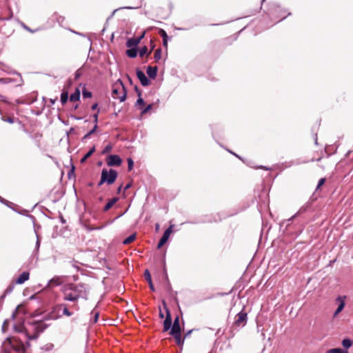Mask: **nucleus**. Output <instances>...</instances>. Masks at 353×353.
Segmentation results:
<instances>
[{
  "label": "nucleus",
  "mask_w": 353,
  "mask_h": 353,
  "mask_svg": "<svg viewBox=\"0 0 353 353\" xmlns=\"http://www.w3.org/2000/svg\"><path fill=\"white\" fill-rule=\"evenodd\" d=\"M90 290V286L85 283H70L63 290V299L73 303H76L79 299L87 300ZM70 307L76 311L79 310V306L77 303H74Z\"/></svg>",
  "instance_id": "nucleus-1"
},
{
  "label": "nucleus",
  "mask_w": 353,
  "mask_h": 353,
  "mask_svg": "<svg viewBox=\"0 0 353 353\" xmlns=\"http://www.w3.org/2000/svg\"><path fill=\"white\" fill-rule=\"evenodd\" d=\"M28 326L24 323L21 324H14L13 325V328L16 332L21 333L24 339L26 340V343L28 345H29L28 341L37 339L39 335V334L46 328V326L42 322H32L28 323Z\"/></svg>",
  "instance_id": "nucleus-2"
},
{
  "label": "nucleus",
  "mask_w": 353,
  "mask_h": 353,
  "mask_svg": "<svg viewBox=\"0 0 353 353\" xmlns=\"http://www.w3.org/2000/svg\"><path fill=\"white\" fill-rule=\"evenodd\" d=\"M3 346L2 353H26L24 342L17 336L7 338Z\"/></svg>",
  "instance_id": "nucleus-3"
},
{
  "label": "nucleus",
  "mask_w": 353,
  "mask_h": 353,
  "mask_svg": "<svg viewBox=\"0 0 353 353\" xmlns=\"http://www.w3.org/2000/svg\"><path fill=\"white\" fill-rule=\"evenodd\" d=\"M118 176V173L115 170L103 169L101 174V179L98 183V186H101L103 183H106L108 185H112L114 183Z\"/></svg>",
  "instance_id": "nucleus-4"
},
{
  "label": "nucleus",
  "mask_w": 353,
  "mask_h": 353,
  "mask_svg": "<svg viewBox=\"0 0 353 353\" xmlns=\"http://www.w3.org/2000/svg\"><path fill=\"white\" fill-rule=\"evenodd\" d=\"M127 90L121 79H118L112 87V97L119 99L120 102L126 99Z\"/></svg>",
  "instance_id": "nucleus-5"
},
{
  "label": "nucleus",
  "mask_w": 353,
  "mask_h": 353,
  "mask_svg": "<svg viewBox=\"0 0 353 353\" xmlns=\"http://www.w3.org/2000/svg\"><path fill=\"white\" fill-rule=\"evenodd\" d=\"M72 314L73 313L69 310L66 304L61 303L57 305L54 307L53 311L49 314V319L56 320L61 317L62 315L71 316Z\"/></svg>",
  "instance_id": "nucleus-6"
},
{
  "label": "nucleus",
  "mask_w": 353,
  "mask_h": 353,
  "mask_svg": "<svg viewBox=\"0 0 353 353\" xmlns=\"http://www.w3.org/2000/svg\"><path fill=\"white\" fill-rule=\"evenodd\" d=\"M285 13H286L285 10L282 9L279 6H275L273 10L271 12V16L274 20L278 19L275 22V23H276L277 22H279V21L283 20L288 16L291 14L290 12H288L286 14H285Z\"/></svg>",
  "instance_id": "nucleus-7"
},
{
  "label": "nucleus",
  "mask_w": 353,
  "mask_h": 353,
  "mask_svg": "<svg viewBox=\"0 0 353 353\" xmlns=\"http://www.w3.org/2000/svg\"><path fill=\"white\" fill-rule=\"evenodd\" d=\"M311 208V203L307 202L305 203L303 206L300 208V209L297 211L296 214H294L292 216H291L290 219L286 220L287 222V227H288L290 224V222L294 220V218L301 216L304 213L308 212Z\"/></svg>",
  "instance_id": "nucleus-8"
},
{
  "label": "nucleus",
  "mask_w": 353,
  "mask_h": 353,
  "mask_svg": "<svg viewBox=\"0 0 353 353\" xmlns=\"http://www.w3.org/2000/svg\"><path fill=\"white\" fill-rule=\"evenodd\" d=\"M245 306L241 311H240L236 316L234 321L235 325L238 327H243L248 321V314L244 311Z\"/></svg>",
  "instance_id": "nucleus-9"
},
{
  "label": "nucleus",
  "mask_w": 353,
  "mask_h": 353,
  "mask_svg": "<svg viewBox=\"0 0 353 353\" xmlns=\"http://www.w3.org/2000/svg\"><path fill=\"white\" fill-rule=\"evenodd\" d=\"M165 312H166V316L165 319L163 322V331L166 332L169 330L171 328L172 326V317L170 314V312L167 307L166 303L165 301H163Z\"/></svg>",
  "instance_id": "nucleus-10"
},
{
  "label": "nucleus",
  "mask_w": 353,
  "mask_h": 353,
  "mask_svg": "<svg viewBox=\"0 0 353 353\" xmlns=\"http://www.w3.org/2000/svg\"><path fill=\"white\" fill-rule=\"evenodd\" d=\"M107 164L108 166H119L122 163V160L117 154H110L107 157Z\"/></svg>",
  "instance_id": "nucleus-11"
},
{
  "label": "nucleus",
  "mask_w": 353,
  "mask_h": 353,
  "mask_svg": "<svg viewBox=\"0 0 353 353\" xmlns=\"http://www.w3.org/2000/svg\"><path fill=\"white\" fill-rule=\"evenodd\" d=\"M172 226H170L168 229H166L159 240L157 248H161L168 240V238L172 232Z\"/></svg>",
  "instance_id": "nucleus-12"
},
{
  "label": "nucleus",
  "mask_w": 353,
  "mask_h": 353,
  "mask_svg": "<svg viewBox=\"0 0 353 353\" xmlns=\"http://www.w3.org/2000/svg\"><path fill=\"white\" fill-rule=\"evenodd\" d=\"M136 73L137 78L139 79L143 86H147L150 84V80L148 79V77L145 76V73L142 70L137 69Z\"/></svg>",
  "instance_id": "nucleus-13"
},
{
  "label": "nucleus",
  "mask_w": 353,
  "mask_h": 353,
  "mask_svg": "<svg viewBox=\"0 0 353 353\" xmlns=\"http://www.w3.org/2000/svg\"><path fill=\"white\" fill-rule=\"evenodd\" d=\"M346 296H339L336 299V301L339 303V305L334 312V316H336L344 308L345 303Z\"/></svg>",
  "instance_id": "nucleus-14"
},
{
  "label": "nucleus",
  "mask_w": 353,
  "mask_h": 353,
  "mask_svg": "<svg viewBox=\"0 0 353 353\" xmlns=\"http://www.w3.org/2000/svg\"><path fill=\"white\" fill-rule=\"evenodd\" d=\"M171 330L170 332V334H173L174 333L181 332V326L179 322V317L176 316L174 320V323L171 326Z\"/></svg>",
  "instance_id": "nucleus-15"
},
{
  "label": "nucleus",
  "mask_w": 353,
  "mask_h": 353,
  "mask_svg": "<svg viewBox=\"0 0 353 353\" xmlns=\"http://www.w3.org/2000/svg\"><path fill=\"white\" fill-rule=\"evenodd\" d=\"M135 90L137 92V94L139 97V98L137 100L135 105L139 110H142V108L144 105L145 102H144V100L141 97V92L138 89L137 86H135Z\"/></svg>",
  "instance_id": "nucleus-16"
},
{
  "label": "nucleus",
  "mask_w": 353,
  "mask_h": 353,
  "mask_svg": "<svg viewBox=\"0 0 353 353\" xmlns=\"http://www.w3.org/2000/svg\"><path fill=\"white\" fill-rule=\"evenodd\" d=\"M157 71H158L157 66H154V67L148 66L147 67V70H146L147 74L149 76V77H150L152 79H154L157 77Z\"/></svg>",
  "instance_id": "nucleus-17"
},
{
  "label": "nucleus",
  "mask_w": 353,
  "mask_h": 353,
  "mask_svg": "<svg viewBox=\"0 0 353 353\" xmlns=\"http://www.w3.org/2000/svg\"><path fill=\"white\" fill-rule=\"evenodd\" d=\"M140 43V38H130L127 40L126 46L128 48H137Z\"/></svg>",
  "instance_id": "nucleus-18"
},
{
  "label": "nucleus",
  "mask_w": 353,
  "mask_h": 353,
  "mask_svg": "<svg viewBox=\"0 0 353 353\" xmlns=\"http://www.w3.org/2000/svg\"><path fill=\"white\" fill-rule=\"evenodd\" d=\"M30 274L28 272H23L20 276L17 279L16 283L17 284H23L25 281L29 279Z\"/></svg>",
  "instance_id": "nucleus-19"
},
{
  "label": "nucleus",
  "mask_w": 353,
  "mask_h": 353,
  "mask_svg": "<svg viewBox=\"0 0 353 353\" xmlns=\"http://www.w3.org/2000/svg\"><path fill=\"white\" fill-rule=\"evenodd\" d=\"M144 276H145V280L148 281V283L149 284L150 289L152 291H155V288H154V285L152 281L151 275H150V271L148 270H145Z\"/></svg>",
  "instance_id": "nucleus-20"
},
{
  "label": "nucleus",
  "mask_w": 353,
  "mask_h": 353,
  "mask_svg": "<svg viewBox=\"0 0 353 353\" xmlns=\"http://www.w3.org/2000/svg\"><path fill=\"white\" fill-rule=\"evenodd\" d=\"M171 335L174 338L176 343L178 345H183L185 338L181 337V332L174 333L173 334Z\"/></svg>",
  "instance_id": "nucleus-21"
},
{
  "label": "nucleus",
  "mask_w": 353,
  "mask_h": 353,
  "mask_svg": "<svg viewBox=\"0 0 353 353\" xmlns=\"http://www.w3.org/2000/svg\"><path fill=\"white\" fill-rule=\"evenodd\" d=\"M118 200L119 198L117 197H114L110 199L104 206L103 211L107 212L108 210H109Z\"/></svg>",
  "instance_id": "nucleus-22"
},
{
  "label": "nucleus",
  "mask_w": 353,
  "mask_h": 353,
  "mask_svg": "<svg viewBox=\"0 0 353 353\" xmlns=\"http://www.w3.org/2000/svg\"><path fill=\"white\" fill-rule=\"evenodd\" d=\"M81 97V92L79 88H77L74 92L70 94V101H79Z\"/></svg>",
  "instance_id": "nucleus-23"
},
{
  "label": "nucleus",
  "mask_w": 353,
  "mask_h": 353,
  "mask_svg": "<svg viewBox=\"0 0 353 353\" xmlns=\"http://www.w3.org/2000/svg\"><path fill=\"white\" fill-rule=\"evenodd\" d=\"M130 49H128L126 50L125 54L128 57L130 58H135L137 56V48H130Z\"/></svg>",
  "instance_id": "nucleus-24"
},
{
  "label": "nucleus",
  "mask_w": 353,
  "mask_h": 353,
  "mask_svg": "<svg viewBox=\"0 0 353 353\" xmlns=\"http://www.w3.org/2000/svg\"><path fill=\"white\" fill-rule=\"evenodd\" d=\"M141 1H140V2H139V3H137V6H125V7H123V8H119L115 9V10L112 12V14H111L110 17H112L114 15V14L116 13V12H117V11H118L119 10H120V9H128V10H131V9H137V8H139V7H141Z\"/></svg>",
  "instance_id": "nucleus-25"
},
{
  "label": "nucleus",
  "mask_w": 353,
  "mask_h": 353,
  "mask_svg": "<svg viewBox=\"0 0 353 353\" xmlns=\"http://www.w3.org/2000/svg\"><path fill=\"white\" fill-rule=\"evenodd\" d=\"M97 128L98 125H94L93 128L83 136V137L82 138V141L88 139L90 137V136L96 132Z\"/></svg>",
  "instance_id": "nucleus-26"
},
{
  "label": "nucleus",
  "mask_w": 353,
  "mask_h": 353,
  "mask_svg": "<svg viewBox=\"0 0 353 353\" xmlns=\"http://www.w3.org/2000/svg\"><path fill=\"white\" fill-rule=\"evenodd\" d=\"M95 151V147L93 146L90 150L85 154V156L81 159V162L83 163L89 158Z\"/></svg>",
  "instance_id": "nucleus-27"
},
{
  "label": "nucleus",
  "mask_w": 353,
  "mask_h": 353,
  "mask_svg": "<svg viewBox=\"0 0 353 353\" xmlns=\"http://www.w3.org/2000/svg\"><path fill=\"white\" fill-rule=\"evenodd\" d=\"M353 344V341L350 339H344L342 341V345L345 348L350 347Z\"/></svg>",
  "instance_id": "nucleus-28"
},
{
  "label": "nucleus",
  "mask_w": 353,
  "mask_h": 353,
  "mask_svg": "<svg viewBox=\"0 0 353 353\" xmlns=\"http://www.w3.org/2000/svg\"><path fill=\"white\" fill-rule=\"evenodd\" d=\"M161 49L160 48H157L154 54V59L156 62L159 61L161 58Z\"/></svg>",
  "instance_id": "nucleus-29"
},
{
  "label": "nucleus",
  "mask_w": 353,
  "mask_h": 353,
  "mask_svg": "<svg viewBox=\"0 0 353 353\" xmlns=\"http://www.w3.org/2000/svg\"><path fill=\"white\" fill-rule=\"evenodd\" d=\"M68 100V93L66 91L62 92L61 94V102L63 105L65 104Z\"/></svg>",
  "instance_id": "nucleus-30"
},
{
  "label": "nucleus",
  "mask_w": 353,
  "mask_h": 353,
  "mask_svg": "<svg viewBox=\"0 0 353 353\" xmlns=\"http://www.w3.org/2000/svg\"><path fill=\"white\" fill-rule=\"evenodd\" d=\"M136 238V234H132L128 237H127L124 241H123V243L125 245L129 244L134 241Z\"/></svg>",
  "instance_id": "nucleus-31"
},
{
  "label": "nucleus",
  "mask_w": 353,
  "mask_h": 353,
  "mask_svg": "<svg viewBox=\"0 0 353 353\" xmlns=\"http://www.w3.org/2000/svg\"><path fill=\"white\" fill-rule=\"evenodd\" d=\"M327 353H348V352L341 348H332L329 350Z\"/></svg>",
  "instance_id": "nucleus-32"
},
{
  "label": "nucleus",
  "mask_w": 353,
  "mask_h": 353,
  "mask_svg": "<svg viewBox=\"0 0 353 353\" xmlns=\"http://www.w3.org/2000/svg\"><path fill=\"white\" fill-rule=\"evenodd\" d=\"M1 120L9 123H13L15 121V119L13 117H6L4 115L1 116Z\"/></svg>",
  "instance_id": "nucleus-33"
},
{
  "label": "nucleus",
  "mask_w": 353,
  "mask_h": 353,
  "mask_svg": "<svg viewBox=\"0 0 353 353\" xmlns=\"http://www.w3.org/2000/svg\"><path fill=\"white\" fill-rule=\"evenodd\" d=\"M148 47L147 46H143L142 47L139 51V54L141 57H143L145 54H148Z\"/></svg>",
  "instance_id": "nucleus-34"
},
{
  "label": "nucleus",
  "mask_w": 353,
  "mask_h": 353,
  "mask_svg": "<svg viewBox=\"0 0 353 353\" xmlns=\"http://www.w3.org/2000/svg\"><path fill=\"white\" fill-rule=\"evenodd\" d=\"M127 161H128V171H131L134 166V161H133L132 159H131V158H128Z\"/></svg>",
  "instance_id": "nucleus-35"
},
{
  "label": "nucleus",
  "mask_w": 353,
  "mask_h": 353,
  "mask_svg": "<svg viewBox=\"0 0 353 353\" xmlns=\"http://www.w3.org/2000/svg\"><path fill=\"white\" fill-rule=\"evenodd\" d=\"M152 108V104H149L145 108H142V110H141V114L143 115L145 114H146L148 111H150L151 109Z\"/></svg>",
  "instance_id": "nucleus-36"
},
{
  "label": "nucleus",
  "mask_w": 353,
  "mask_h": 353,
  "mask_svg": "<svg viewBox=\"0 0 353 353\" xmlns=\"http://www.w3.org/2000/svg\"><path fill=\"white\" fill-rule=\"evenodd\" d=\"M82 95L83 98H90L92 97V92L83 89L82 91Z\"/></svg>",
  "instance_id": "nucleus-37"
},
{
  "label": "nucleus",
  "mask_w": 353,
  "mask_h": 353,
  "mask_svg": "<svg viewBox=\"0 0 353 353\" xmlns=\"http://www.w3.org/2000/svg\"><path fill=\"white\" fill-rule=\"evenodd\" d=\"M54 345L52 343H48L45 345L43 347H41V350H43L45 351H50L53 349Z\"/></svg>",
  "instance_id": "nucleus-38"
},
{
  "label": "nucleus",
  "mask_w": 353,
  "mask_h": 353,
  "mask_svg": "<svg viewBox=\"0 0 353 353\" xmlns=\"http://www.w3.org/2000/svg\"><path fill=\"white\" fill-rule=\"evenodd\" d=\"M112 149V145L111 144L107 145L102 151V154H105L110 152Z\"/></svg>",
  "instance_id": "nucleus-39"
},
{
  "label": "nucleus",
  "mask_w": 353,
  "mask_h": 353,
  "mask_svg": "<svg viewBox=\"0 0 353 353\" xmlns=\"http://www.w3.org/2000/svg\"><path fill=\"white\" fill-rule=\"evenodd\" d=\"M91 314H92V315H93V320H92V322H93V323H96V322L98 321V319H99V312L92 311Z\"/></svg>",
  "instance_id": "nucleus-40"
},
{
  "label": "nucleus",
  "mask_w": 353,
  "mask_h": 353,
  "mask_svg": "<svg viewBox=\"0 0 353 353\" xmlns=\"http://www.w3.org/2000/svg\"><path fill=\"white\" fill-rule=\"evenodd\" d=\"M159 33L161 35V37L163 38V39H168V34L163 29H160Z\"/></svg>",
  "instance_id": "nucleus-41"
},
{
  "label": "nucleus",
  "mask_w": 353,
  "mask_h": 353,
  "mask_svg": "<svg viewBox=\"0 0 353 353\" xmlns=\"http://www.w3.org/2000/svg\"><path fill=\"white\" fill-rule=\"evenodd\" d=\"M12 81V79L9 78H0V83L7 84Z\"/></svg>",
  "instance_id": "nucleus-42"
},
{
  "label": "nucleus",
  "mask_w": 353,
  "mask_h": 353,
  "mask_svg": "<svg viewBox=\"0 0 353 353\" xmlns=\"http://www.w3.org/2000/svg\"><path fill=\"white\" fill-rule=\"evenodd\" d=\"M6 19L3 17H0V33H2L3 34H6L8 32H5L2 29V22L4 21Z\"/></svg>",
  "instance_id": "nucleus-43"
},
{
  "label": "nucleus",
  "mask_w": 353,
  "mask_h": 353,
  "mask_svg": "<svg viewBox=\"0 0 353 353\" xmlns=\"http://www.w3.org/2000/svg\"><path fill=\"white\" fill-rule=\"evenodd\" d=\"M14 289V285H10L4 291L6 294H8L12 292Z\"/></svg>",
  "instance_id": "nucleus-44"
},
{
  "label": "nucleus",
  "mask_w": 353,
  "mask_h": 353,
  "mask_svg": "<svg viewBox=\"0 0 353 353\" xmlns=\"http://www.w3.org/2000/svg\"><path fill=\"white\" fill-rule=\"evenodd\" d=\"M99 110H98V112L95 114H94L92 115V118L94 119V125H97V123H98V117H99Z\"/></svg>",
  "instance_id": "nucleus-45"
},
{
  "label": "nucleus",
  "mask_w": 353,
  "mask_h": 353,
  "mask_svg": "<svg viewBox=\"0 0 353 353\" xmlns=\"http://www.w3.org/2000/svg\"><path fill=\"white\" fill-rule=\"evenodd\" d=\"M325 179L324 178H321V179H319L317 186H316V190L318 189H319L321 188V186H322L323 185V183H325Z\"/></svg>",
  "instance_id": "nucleus-46"
},
{
  "label": "nucleus",
  "mask_w": 353,
  "mask_h": 353,
  "mask_svg": "<svg viewBox=\"0 0 353 353\" xmlns=\"http://www.w3.org/2000/svg\"><path fill=\"white\" fill-rule=\"evenodd\" d=\"M40 247V239L39 238V236L37 234V241L35 245V250L37 252Z\"/></svg>",
  "instance_id": "nucleus-47"
},
{
  "label": "nucleus",
  "mask_w": 353,
  "mask_h": 353,
  "mask_svg": "<svg viewBox=\"0 0 353 353\" xmlns=\"http://www.w3.org/2000/svg\"><path fill=\"white\" fill-rule=\"evenodd\" d=\"M0 202H1V203H3V204H6V205H8V203H9V201H7V200L4 199H3V198H2L1 196H0Z\"/></svg>",
  "instance_id": "nucleus-48"
},
{
  "label": "nucleus",
  "mask_w": 353,
  "mask_h": 353,
  "mask_svg": "<svg viewBox=\"0 0 353 353\" xmlns=\"http://www.w3.org/2000/svg\"><path fill=\"white\" fill-rule=\"evenodd\" d=\"M8 323H9V322H8L7 320H6V321L3 322V325H2V330H3V332H5L6 329V325H7V324H8Z\"/></svg>",
  "instance_id": "nucleus-49"
},
{
  "label": "nucleus",
  "mask_w": 353,
  "mask_h": 353,
  "mask_svg": "<svg viewBox=\"0 0 353 353\" xmlns=\"http://www.w3.org/2000/svg\"><path fill=\"white\" fill-rule=\"evenodd\" d=\"M307 162H308V161H294L292 163V164L298 165V164H300V163H307Z\"/></svg>",
  "instance_id": "nucleus-50"
},
{
  "label": "nucleus",
  "mask_w": 353,
  "mask_h": 353,
  "mask_svg": "<svg viewBox=\"0 0 353 353\" xmlns=\"http://www.w3.org/2000/svg\"><path fill=\"white\" fill-rule=\"evenodd\" d=\"M192 331H193V330H188V331L185 334V335H184V338L185 339V338L188 337V336L191 334V333L192 332Z\"/></svg>",
  "instance_id": "nucleus-51"
},
{
  "label": "nucleus",
  "mask_w": 353,
  "mask_h": 353,
  "mask_svg": "<svg viewBox=\"0 0 353 353\" xmlns=\"http://www.w3.org/2000/svg\"><path fill=\"white\" fill-rule=\"evenodd\" d=\"M97 108H98V103H94V104L91 106V109H92V110H94L97 109Z\"/></svg>",
  "instance_id": "nucleus-52"
},
{
  "label": "nucleus",
  "mask_w": 353,
  "mask_h": 353,
  "mask_svg": "<svg viewBox=\"0 0 353 353\" xmlns=\"http://www.w3.org/2000/svg\"><path fill=\"white\" fill-rule=\"evenodd\" d=\"M132 186V184L130 183H128L125 187H124V191L128 190Z\"/></svg>",
  "instance_id": "nucleus-53"
},
{
  "label": "nucleus",
  "mask_w": 353,
  "mask_h": 353,
  "mask_svg": "<svg viewBox=\"0 0 353 353\" xmlns=\"http://www.w3.org/2000/svg\"><path fill=\"white\" fill-rule=\"evenodd\" d=\"M163 45L164 47H167L168 46V39H163Z\"/></svg>",
  "instance_id": "nucleus-54"
},
{
  "label": "nucleus",
  "mask_w": 353,
  "mask_h": 353,
  "mask_svg": "<svg viewBox=\"0 0 353 353\" xmlns=\"http://www.w3.org/2000/svg\"><path fill=\"white\" fill-rule=\"evenodd\" d=\"M63 20H64V17H59V18L57 19V21L59 23H62Z\"/></svg>",
  "instance_id": "nucleus-55"
},
{
  "label": "nucleus",
  "mask_w": 353,
  "mask_h": 353,
  "mask_svg": "<svg viewBox=\"0 0 353 353\" xmlns=\"http://www.w3.org/2000/svg\"><path fill=\"white\" fill-rule=\"evenodd\" d=\"M72 118L75 120H81L82 119V117H77V116H72Z\"/></svg>",
  "instance_id": "nucleus-56"
},
{
  "label": "nucleus",
  "mask_w": 353,
  "mask_h": 353,
  "mask_svg": "<svg viewBox=\"0 0 353 353\" xmlns=\"http://www.w3.org/2000/svg\"><path fill=\"white\" fill-rule=\"evenodd\" d=\"M159 317H160L161 319L164 318V314H163V313L162 312V311H161V309H160V311H159Z\"/></svg>",
  "instance_id": "nucleus-57"
},
{
  "label": "nucleus",
  "mask_w": 353,
  "mask_h": 353,
  "mask_svg": "<svg viewBox=\"0 0 353 353\" xmlns=\"http://www.w3.org/2000/svg\"><path fill=\"white\" fill-rule=\"evenodd\" d=\"M151 44H152V46H151V48H150V51H149V52H148V54H150L151 53L152 50H153V49H154V45L152 43V41H151Z\"/></svg>",
  "instance_id": "nucleus-58"
},
{
  "label": "nucleus",
  "mask_w": 353,
  "mask_h": 353,
  "mask_svg": "<svg viewBox=\"0 0 353 353\" xmlns=\"http://www.w3.org/2000/svg\"><path fill=\"white\" fill-rule=\"evenodd\" d=\"M145 36V32H143L141 34H140L139 37H138L137 38H140V41Z\"/></svg>",
  "instance_id": "nucleus-59"
},
{
  "label": "nucleus",
  "mask_w": 353,
  "mask_h": 353,
  "mask_svg": "<svg viewBox=\"0 0 353 353\" xmlns=\"http://www.w3.org/2000/svg\"><path fill=\"white\" fill-rule=\"evenodd\" d=\"M257 168L264 169V170H269V168H266V167H265V166H262V165L257 167Z\"/></svg>",
  "instance_id": "nucleus-60"
},
{
  "label": "nucleus",
  "mask_w": 353,
  "mask_h": 353,
  "mask_svg": "<svg viewBox=\"0 0 353 353\" xmlns=\"http://www.w3.org/2000/svg\"><path fill=\"white\" fill-rule=\"evenodd\" d=\"M6 295L7 294L5 292H3V294L1 296L0 299H3L6 296Z\"/></svg>",
  "instance_id": "nucleus-61"
},
{
  "label": "nucleus",
  "mask_w": 353,
  "mask_h": 353,
  "mask_svg": "<svg viewBox=\"0 0 353 353\" xmlns=\"http://www.w3.org/2000/svg\"><path fill=\"white\" fill-rule=\"evenodd\" d=\"M122 189V185H120L117 189V193H120Z\"/></svg>",
  "instance_id": "nucleus-62"
},
{
  "label": "nucleus",
  "mask_w": 353,
  "mask_h": 353,
  "mask_svg": "<svg viewBox=\"0 0 353 353\" xmlns=\"http://www.w3.org/2000/svg\"><path fill=\"white\" fill-rule=\"evenodd\" d=\"M1 98V101H3V102H7L6 99V97H3V96H0Z\"/></svg>",
  "instance_id": "nucleus-63"
},
{
  "label": "nucleus",
  "mask_w": 353,
  "mask_h": 353,
  "mask_svg": "<svg viewBox=\"0 0 353 353\" xmlns=\"http://www.w3.org/2000/svg\"><path fill=\"white\" fill-rule=\"evenodd\" d=\"M303 225H301V230H300V231H299V233H301V231H302V230H303Z\"/></svg>",
  "instance_id": "nucleus-64"
}]
</instances>
